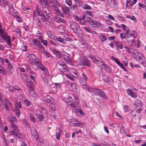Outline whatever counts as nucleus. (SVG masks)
<instances>
[{
    "label": "nucleus",
    "instance_id": "1",
    "mask_svg": "<svg viewBox=\"0 0 146 146\" xmlns=\"http://www.w3.org/2000/svg\"><path fill=\"white\" fill-rule=\"evenodd\" d=\"M133 54L135 56V58L137 61L141 62L140 64L144 65L146 63L145 57L142 53L137 52L136 54L134 53Z\"/></svg>",
    "mask_w": 146,
    "mask_h": 146
},
{
    "label": "nucleus",
    "instance_id": "2",
    "mask_svg": "<svg viewBox=\"0 0 146 146\" xmlns=\"http://www.w3.org/2000/svg\"><path fill=\"white\" fill-rule=\"evenodd\" d=\"M78 61L81 63L80 64L82 66H86L92 68L91 64L83 56H82L78 59Z\"/></svg>",
    "mask_w": 146,
    "mask_h": 146
},
{
    "label": "nucleus",
    "instance_id": "3",
    "mask_svg": "<svg viewBox=\"0 0 146 146\" xmlns=\"http://www.w3.org/2000/svg\"><path fill=\"white\" fill-rule=\"evenodd\" d=\"M125 39L126 40L127 42L128 43L133 42L134 38L135 37L133 34L131 33H125Z\"/></svg>",
    "mask_w": 146,
    "mask_h": 146
},
{
    "label": "nucleus",
    "instance_id": "4",
    "mask_svg": "<svg viewBox=\"0 0 146 146\" xmlns=\"http://www.w3.org/2000/svg\"><path fill=\"white\" fill-rule=\"evenodd\" d=\"M125 39L126 40L127 42L128 43L133 42L134 38L135 37L133 34L131 33H125Z\"/></svg>",
    "mask_w": 146,
    "mask_h": 146
},
{
    "label": "nucleus",
    "instance_id": "5",
    "mask_svg": "<svg viewBox=\"0 0 146 146\" xmlns=\"http://www.w3.org/2000/svg\"><path fill=\"white\" fill-rule=\"evenodd\" d=\"M125 39L126 40L127 42L128 43L133 42L134 38L135 37L133 34L131 33H125Z\"/></svg>",
    "mask_w": 146,
    "mask_h": 146
},
{
    "label": "nucleus",
    "instance_id": "6",
    "mask_svg": "<svg viewBox=\"0 0 146 146\" xmlns=\"http://www.w3.org/2000/svg\"><path fill=\"white\" fill-rule=\"evenodd\" d=\"M28 57L31 64L35 63V64L36 65L40 62L39 59L37 58L34 55L30 54Z\"/></svg>",
    "mask_w": 146,
    "mask_h": 146
},
{
    "label": "nucleus",
    "instance_id": "7",
    "mask_svg": "<svg viewBox=\"0 0 146 146\" xmlns=\"http://www.w3.org/2000/svg\"><path fill=\"white\" fill-rule=\"evenodd\" d=\"M86 21L89 23L90 25L93 27H97L98 26L97 22L95 20L93 19L88 17H87Z\"/></svg>",
    "mask_w": 146,
    "mask_h": 146
},
{
    "label": "nucleus",
    "instance_id": "8",
    "mask_svg": "<svg viewBox=\"0 0 146 146\" xmlns=\"http://www.w3.org/2000/svg\"><path fill=\"white\" fill-rule=\"evenodd\" d=\"M96 94L97 95L100 96L104 100H106L107 99V97L106 94L104 92L101 90L97 89Z\"/></svg>",
    "mask_w": 146,
    "mask_h": 146
},
{
    "label": "nucleus",
    "instance_id": "9",
    "mask_svg": "<svg viewBox=\"0 0 146 146\" xmlns=\"http://www.w3.org/2000/svg\"><path fill=\"white\" fill-rule=\"evenodd\" d=\"M69 121L70 123V125L73 126H77V127H80L79 125H83L82 123L80 122L79 121H77L74 119H70Z\"/></svg>",
    "mask_w": 146,
    "mask_h": 146
},
{
    "label": "nucleus",
    "instance_id": "10",
    "mask_svg": "<svg viewBox=\"0 0 146 146\" xmlns=\"http://www.w3.org/2000/svg\"><path fill=\"white\" fill-rule=\"evenodd\" d=\"M31 132V135L33 136L35 139L37 141H38L39 137V136L38 133L34 127H33L30 128Z\"/></svg>",
    "mask_w": 146,
    "mask_h": 146
},
{
    "label": "nucleus",
    "instance_id": "11",
    "mask_svg": "<svg viewBox=\"0 0 146 146\" xmlns=\"http://www.w3.org/2000/svg\"><path fill=\"white\" fill-rule=\"evenodd\" d=\"M70 27L73 32L76 31L78 27V24L73 21H71L69 23Z\"/></svg>",
    "mask_w": 146,
    "mask_h": 146
},
{
    "label": "nucleus",
    "instance_id": "12",
    "mask_svg": "<svg viewBox=\"0 0 146 146\" xmlns=\"http://www.w3.org/2000/svg\"><path fill=\"white\" fill-rule=\"evenodd\" d=\"M42 12L44 14L43 15H46L47 17L50 18L51 16V13L50 11L46 7H44L43 8Z\"/></svg>",
    "mask_w": 146,
    "mask_h": 146
},
{
    "label": "nucleus",
    "instance_id": "13",
    "mask_svg": "<svg viewBox=\"0 0 146 146\" xmlns=\"http://www.w3.org/2000/svg\"><path fill=\"white\" fill-rule=\"evenodd\" d=\"M33 44L36 46L40 50L43 47V45L40 44V41L37 39H34L33 41Z\"/></svg>",
    "mask_w": 146,
    "mask_h": 146
},
{
    "label": "nucleus",
    "instance_id": "14",
    "mask_svg": "<svg viewBox=\"0 0 146 146\" xmlns=\"http://www.w3.org/2000/svg\"><path fill=\"white\" fill-rule=\"evenodd\" d=\"M36 65H37V66L42 70L44 74H46L47 73V70L46 68L43 65L41 64L40 62Z\"/></svg>",
    "mask_w": 146,
    "mask_h": 146
},
{
    "label": "nucleus",
    "instance_id": "15",
    "mask_svg": "<svg viewBox=\"0 0 146 146\" xmlns=\"http://www.w3.org/2000/svg\"><path fill=\"white\" fill-rule=\"evenodd\" d=\"M128 94L131 97L133 98H136L137 97V94L135 92H133V91L130 89H128L127 90Z\"/></svg>",
    "mask_w": 146,
    "mask_h": 146
},
{
    "label": "nucleus",
    "instance_id": "16",
    "mask_svg": "<svg viewBox=\"0 0 146 146\" xmlns=\"http://www.w3.org/2000/svg\"><path fill=\"white\" fill-rule=\"evenodd\" d=\"M36 114L39 121L40 122H42L43 120V115L40 111L39 110L36 111Z\"/></svg>",
    "mask_w": 146,
    "mask_h": 146
},
{
    "label": "nucleus",
    "instance_id": "17",
    "mask_svg": "<svg viewBox=\"0 0 146 146\" xmlns=\"http://www.w3.org/2000/svg\"><path fill=\"white\" fill-rule=\"evenodd\" d=\"M74 33H76L78 36L79 37H81L82 36L83 34L82 31L81 30L80 28H78L76 31H74Z\"/></svg>",
    "mask_w": 146,
    "mask_h": 146
},
{
    "label": "nucleus",
    "instance_id": "18",
    "mask_svg": "<svg viewBox=\"0 0 146 146\" xmlns=\"http://www.w3.org/2000/svg\"><path fill=\"white\" fill-rule=\"evenodd\" d=\"M52 51L53 52L58 58H62L61 54L59 50L53 49L52 50Z\"/></svg>",
    "mask_w": 146,
    "mask_h": 146
},
{
    "label": "nucleus",
    "instance_id": "19",
    "mask_svg": "<svg viewBox=\"0 0 146 146\" xmlns=\"http://www.w3.org/2000/svg\"><path fill=\"white\" fill-rule=\"evenodd\" d=\"M93 63L94 64H96L98 62H100L101 63V64L102 65L104 64V63L102 60L101 58L98 56H96L95 60H94L93 62Z\"/></svg>",
    "mask_w": 146,
    "mask_h": 146
},
{
    "label": "nucleus",
    "instance_id": "20",
    "mask_svg": "<svg viewBox=\"0 0 146 146\" xmlns=\"http://www.w3.org/2000/svg\"><path fill=\"white\" fill-rule=\"evenodd\" d=\"M78 78L79 79V83L82 86H85L86 85V82L87 81L83 79L82 77Z\"/></svg>",
    "mask_w": 146,
    "mask_h": 146
},
{
    "label": "nucleus",
    "instance_id": "21",
    "mask_svg": "<svg viewBox=\"0 0 146 146\" xmlns=\"http://www.w3.org/2000/svg\"><path fill=\"white\" fill-rule=\"evenodd\" d=\"M36 19H35V20H33V21H35L36 23V24L38 27L40 28L42 27V24L41 21L38 17H36Z\"/></svg>",
    "mask_w": 146,
    "mask_h": 146
},
{
    "label": "nucleus",
    "instance_id": "22",
    "mask_svg": "<svg viewBox=\"0 0 146 146\" xmlns=\"http://www.w3.org/2000/svg\"><path fill=\"white\" fill-rule=\"evenodd\" d=\"M9 11L12 15L14 17H15L16 15H15L14 14H17V12L14 10V8L13 7H11L9 8Z\"/></svg>",
    "mask_w": 146,
    "mask_h": 146
},
{
    "label": "nucleus",
    "instance_id": "23",
    "mask_svg": "<svg viewBox=\"0 0 146 146\" xmlns=\"http://www.w3.org/2000/svg\"><path fill=\"white\" fill-rule=\"evenodd\" d=\"M59 65L60 67L62 68L65 71H67L68 69L66 64L64 62L61 63H59Z\"/></svg>",
    "mask_w": 146,
    "mask_h": 146
},
{
    "label": "nucleus",
    "instance_id": "24",
    "mask_svg": "<svg viewBox=\"0 0 146 146\" xmlns=\"http://www.w3.org/2000/svg\"><path fill=\"white\" fill-rule=\"evenodd\" d=\"M62 11L63 13L65 14L70 11V9L68 7L64 6L62 7Z\"/></svg>",
    "mask_w": 146,
    "mask_h": 146
},
{
    "label": "nucleus",
    "instance_id": "25",
    "mask_svg": "<svg viewBox=\"0 0 146 146\" xmlns=\"http://www.w3.org/2000/svg\"><path fill=\"white\" fill-rule=\"evenodd\" d=\"M46 33L49 37L52 39H54L56 38V36H55L51 32L49 31H48L46 32Z\"/></svg>",
    "mask_w": 146,
    "mask_h": 146
},
{
    "label": "nucleus",
    "instance_id": "26",
    "mask_svg": "<svg viewBox=\"0 0 146 146\" xmlns=\"http://www.w3.org/2000/svg\"><path fill=\"white\" fill-rule=\"evenodd\" d=\"M54 39L56 40L58 42L64 44H66V42L64 40L63 38L61 37H57L56 36V38H54Z\"/></svg>",
    "mask_w": 146,
    "mask_h": 146
},
{
    "label": "nucleus",
    "instance_id": "27",
    "mask_svg": "<svg viewBox=\"0 0 146 146\" xmlns=\"http://www.w3.org/2000/svg\"><path fill=\"white\" fill-rule=\"evenodd\" d=\"M99 37L102 42H104L107 40V38L106 36L103 34L99 35Z\"/></svg>",
    "mask_w": 146,
    "mask_h": 146
},
{
    "label": "nucleus",
    "instance_id": "28",
    "mask_svg": "<svg viewBox=\"0 0 146 146\" xmlns=\"http://www.w3.org/2000/svg\"><path fill=\"white\" fill-rule=\"evenodd\" d=\"M40 51L44 54L46 56L49 57L50 56V53L48 52L45 51L44 47H43L40 50Z\"/></svg>",
    "mask_w": 146,
    "mask_h": 146
},
{
    "label": "nucleus",
    "instance_id": "29",
    "mask_svg": "<svg viewBox=\"0 0 146 146\" xmlns=\"http://www.w3.org/2000/svg\"><path fill=\"white\" fill-rule=\"evenodd\" d=\"M110 78V76L107 75H104L103 76V79L107 83L109 82Z\"/></svg>",
    "mask_w": 146,
    "mask_h": 146
},
{
    "label": "nucleus",
    "instance_id": "30",
    "mask_svg": "<svg viewBox=\"0 0 146 146\" xmlns=\"http://www.w3.org/2000/svg\"><path fill=\"white\" fill-rule=\"evenodd\" d=\"M141 101L140 100L137 99L135 101L134 103V105L136 108H137L138 107H141Z\"/></svg>",
    "mask_w": 146,
    "mask_h": 146
},
{
    "label": "nucleus",
    "instance_id": "31",
    "mask_svg": "<svg viewBox=\"0 0 146 146\" xmlns=\"http://www.w3.org/2000/svg\"><path fill=\"white\" fill-rule=\"evenodd\" d=\"M67 104L70 106L71 108H72V109L74 110V108H75L74 106V105L72 101H71L70 100H67L66 102Z\"/></svg>",
    "mask_w": 146,
    "mask_h": 146
},
{
    "label": "nucleus",
    "instance_id": "32",
    "mask_svg": "<svg viewBox=\"0 0 146 146\" xmlns=\"http://www.w3.org/2000/svg\"><path fill=\"white\" fill-rule=\"evenodd\" d=\"M87 90L90 92L95 93L97 90V88H88L86 89Z\"/></svg>",
    "mask_w": 146,
    "mask_h": 146
},
{
    "label": "nucleus",
    "instance_id": "33",
    "mask_svg": "<svg viewBox=\"0 0 146 146\" xmlns=\"http://www.w3.org/2000/svg\"><path fill=\"white\" fill-rule=\"evenodd\" d=\"M104 67V69L106 71L108 72H110L111 71V69L110 67L108 66L107 65L105 64Z\"/></svg>",
    "mask_w": 146,
    "mask_h": 146
},
{
    "label": "nucleus",
    "instance_id": "34",
    "mask_svg": "<svg viewBox=\"0 0 146 146\" xmlns=\"http://www.w3.org/2000/svg\"><path fill=\"white\" fill-rule=\"evenodd\" d=\"M29 93L30 95L33 97L35 98L36 97V94L35 92L32 89H29Z\"/></svg>",
    "mask_w": 146,
    "mask_h": 146
},
{
    "label": "nucleus",
    "instance_id": "35",
    "mask_svg": "<svg viewBox=\"0 0 146 146\" xmlns=\"http://www.w3.org/2000/svg\"><path fill=\"white\" fill-rule=\"evenodd\" d=\"M82 8L85 9L90 10L91 7L87 4H83L82 5Z\"/></svg>",
    "mask_w": 146,
    "mask_h": 146
},
{
    "label": "nucleus",
    "instance_id": "36",
    "mask_svg": "<svg viewBox=\"0 0 146 146\" xmlns=\"http://www.w3.org/2000/svg\"><path fill=\"white\" fill-rule=\"evenodd\" d=\"M0 73L4 75L6 74V72L5 71L4 67L0 64Z\"/></svg>",
    "mask_w": 146,
    "mask_h": 146
},
{
    "label": "nucleus",
    "instance_id": "37",
    "mask_svg": "<svg viewBox=\"0 0 146 146\" xmlns=\"http://www.w3.org/2000/svg\"><path fill=\"white\" fill-rule=\"evenodd\" d=\"M22 122L23 123L24 125H25L27 127H30V125L27 121L25 119H23L22 120Z\"/></svg>",
    "mask_w": 146,
    "mask_h": 146
},
{
    "label": "nucleus",
    "instance_id": "38",
    "mask_svg": "<svg viewBox=\"0 0 146 146\" xmlns=\"http://www.w3.org/2000/svg\"><path fill=\"white\" fill-rule=\"evenodd\" d=\"M52 9L53 10L56 12L58 13L59 12V10L58 7L56 5H53L52 6Z\"/></svg>",
    "mask_w": 146,
    "mask_h": 146
},
{
    "label": "nucleus",
    "instance_id": "39",
    "mask_svg": "<svg viewBox=\"0 0 146 146\" xmlns=\"http://www.w3.org/2000/svg\"><path fill=\"white\" fill-rule=\"evenodd\" d=\"M36 11L37 13V15L38 16H42L41 11L37 6L36 9Z\"/></svg>",
    "mask_w": 146,
    "mask_h": 146
},
{
    "label": "nucleus",
    "instance_id": "40",
    "mask_svg": "<svg viewBox=\"0 0 146 146\" xmlns=\"http://www.w3.org/2000/svg\"><path fill=\"white\" fill-rule=\"evenodd\" d=\"M84 13L86 14V15H88L92 17L94 16L92 15V12L90 11H86L84 12Z\"/></svg>",
    "mask_w": 146,
    "mask_h": 146
},
{
    "label": "nucleus",
    "instance_id": "41",
    "mask_svg": "<svg viewBox=\"0 0 146 146\" xmlns=\"http://www.w3.org/2000/svg\"><path fill=\"white\" fill-rule=\"evenodd\" d=\"M123 108L125 112H128L130 110L129 107L127 105L125 106Z\"/></svg>",
    "mask_w": 146,
    "mask_h": 146
},
{
    "label": "nucleus",
    "instance_id": "42",
    "mask_svg": "<svg viewBox=\"0 0 146 146\" xmlns=\"http://www.w3.org/2000/svg\"><path fill=\"white\" fill-rule=\"evenodd\" d=\"M56 21L58 22L59 23L60 22L64 23H66V21L64 19H62L60 17H59L57 18L56 19Z\"/></svg>",
    "mask_w": 146,
    "mask_h": 146
},
{
    "label": "nucleus",
    "instance_id": "43",
    "mask_svg": "<svg viewBox=\"0 0 146 146\" xmlns=\"http://www.w3.org/2000/svg\"><path fill=\"white\" fill-rule=\"evenodd\" d=\"M21 77L24 81L25 82L27 80V77L25 74H21Z\"/></svg>",
    "mask_w": 146,
    "mask_h": 146
},
{
    "label": "nucleus",
    "instance_id": "44",
    "mask_svg": "<svg viewBox=\"0 0 146 146\" xmlns=\"http://www.w3.org/2000/svg\"><path fill=\"white\" fill-rule=\"evenodd\" d=\"M13 69L12 65L11 63H9L8 64V67L7 68V71H9Z\"/></svg>",
    "mask_w": 146,
    "mask_h": 146
},
{
    "label": "nucleus",
    "instance_id": "45",
    "mask_svg": "<svg viewBox=\"0 0 146 146\" xmlns=\"http://www.w3.org/2000/svg\"><path fill=\"white\" fill-rule=\"evenodd\" d=\"M110 3H111V5L112 6L114 5L115 6H118V3L115 0H111Z\"/></svg>",
    "mask_w": 146,
    "mask_h": 146
},
{
    "label": "nucleus",
    "instance_id": "46",
    "mask_svg": "<svg viewBox=\"0 0 146 146\" xmlns=\"http://www.w3.org/2000/svg\"><path fill=\"white\" fill-rule=\"evenodd\" d=\"M11 119V121L15 122H17V119L15 117H12L11 116H9L8 117V119Z\"/></svg>",
    "mask_w": 146,
    "mask_h": 146
},
{
    "label": "nucleus",
    "instance_id": "47",
    "mask_svg": "<svg viewBox=\"0 0 146 146\" xmlns=\"http://www.w3.org/2000/svg\"><path fill=\"white\" fill-rule=\"evenodd\" d=\"M111 58L118 65L120 63V62L118 61V59L116 58H115L113 56H111Z\"/></svg>",
    "mask_w": 146,
    "mask_h": 146
},
{
    "label": "nucleus",
    "instance_id": "48",
    "mask_svg": "<svg viewBox=\"0 0 146 146\" xmlns=\"http://www.w3.org/2000/svg\"><path fill=\"white\" fill-rule=\"evenodd\" d=\"M24 102L25 105L27 106H28L31 105V102L28 100H24Z\"/></svg>",
    "mask_w": 146,
    "mask_h": 146
},
{
    "label": "nucleus",
    "instance_id": "49",
    "mask_svg": "<svg viewBox=\"0 0 146 146\" xmlns=\"http://www.w3.org/2000/svg\"><path fill=\"white\" fill-rule=\"evenodd\" d=\"M71 10H74L76 9L77 8V6L76 5H72L69 6Z\"/></svg>",
    "mask_w": 146,
    "mask_h": 146
},
{
    "label": "nucleus",
    "instance_id": "50",
    "mask_svg": "<svg viewBox=\"0 0 146 146\" xmlns=\"http://www.w3.org/2000/svg\"><path fill=\"white\" fill-rule=\"evenodd\" d=\"M30 116L31 121L33 122H35V118L32 113H31L30 114Z\"/></svg>",
    "mask_w": 146,
    "mask_h": 146
},
{
    "label": "nucleus",
    "instance_id": "51",
    "mask_svg": "<svg viewBox=\"0 0 146 146\" xmlns=\"http://www.w3.org/2000/svg\"><path fill=\"white\" fill-rule=\"evenodd\" d=\"M117 17L121 21H123L125 20V19L122 16L117 15Z\"/></svg>",
    "mask_w": 146,
    "mask_h": 146
},
{
    "label": "nucleus",
    "instance_id": "52",
    "mask_svg": "<svg viewBox=\"0 0 146 146\" xmlns=\"http://www.w3.org/2000/svg\"><path fill=\"white\" fill-rule=\"evenodd\" d=\"M15 105L16 106V108H18V107L20 108H21V101L19 102H16Z\"/></svg>",
    "mask_w": 146,
    "mask_h": 146
},
{
    "label": "nucleus",
    "instance_id": "53",
    "mask_svg": "<svg viewBox=\"0 0 146 146\" xmlns=\"http://www.w3.org/2000/svg\"><path fill=\"white\" fill-rule=\"evenodd\" d=\"M5 102L6 103V104L8 105V106L9 107H11L12 106V104L11 102L7 99H5Z\"/></svg>",
    "mask_w": 146,
    "mask_h": 146
},
{
    "label": "nucleus",
    "instance_id": "54",
    "mask_svg": "<svg viewBox=\"0 0 146 146\" xmlns=\"http://www.w3.org/2000/svg\"><path fill=\"white\" fill-rule=\"evenodd\" d=\"M84 28L85 30L87 32L91 33L92 30L90 28H89L87 27H84Z\"/></svg>",
    "mask_w": 146,
    "mask_h": 146
},
{
    "label": "nucleus",
    "instance_id": "55",
    "mask_svg": "<svg viewBox=\"0 0 146 146\" xmlns=\"http://www.w3.org/2000/svg\"><path fill=\"white\" fill-rule=\"evenodd\" d=\"M65 3L69 6L71 5L72 4L71 0H66L65 1Z\"/></svg>",
    "mask_w": 146,
    "mask_h": 146
},
{
    "label": "nucleus",
    "instance_id": "56",
    "mask_svg": "<svg viewBox=\"0 0 146 146\" xmlns=\"http://www.w3.org/2000/svg\"><path fill=\"white\" fill-rule=\"evenodd\" d=\"M16 112L17 114V117L18 118H19L20 117V112L19 109L18 108H16Z\"/></svg>",
    "mask_w": 146,
    "mask_h": 146
},
{
    "label": "nucleus",
    "instance_id": "57",
    "mask_svg": "<svg viewBox=\"0 0 146 146\" xmlns=\"http://www.w3.org/2000/svg\"><path fill=\"white\" fill-rule=\"evenodd\" d=\"M82 76L83 79H84V80L87 81L88 80V79L87 76L84 73L82 74Z\"/></svg>",
    "mask_w": 146,
    "mask_h": 146
},
{
    "label": "nucleus",
    "instance_id": "58",
    "mask_svg": "<svg viewBox=\"0 0 146 146\" xmlns=\"http://www.w3.org/2000/svg\"><path fill=\"white\" fill-rule=\"evenodd\" d=\"M21 50L23 52L26 51L27 50V46L25 45H23L21 46Z\"/></svg>",
    "mask_w": 146,
    "mask_h": 146
},
{
    "label": "nucleus",
    "instance_id": "59",
    "mask_svg": "<svg viewBox=\"0 0 146 146\" xmlns=\"http://www.w3.org/2000/svg\"><path fill=\"white\" fill-rule=\"evenodd\" d=\"M79 21L81 25H84L85 24V21L84 19H80Z\"/></svg>",
    "mask_w": 146,
    "mask_h": 146
},
{
    "label": "nucleus",
    "instance_id": "60",
    "mask_svg": "<svg viewBox=\"0 0 146 146\" xmlns=\"http://www.w3.org/2000/svg\"><path fill=\"white\" fill-rule=\"evenodd\" d=\"M23 28L25 29V30L26 31H27L28 30H29V29L28 26L25 24H24L23 25Z\"/></svg>",
    "mask_w": 146,
    "mask_h": 146
},
{
    "label": "nucleus",
    "instance_id": "61",
    "mask_svg": "<svg viewBox=\"0 0 146 146\" xmlns=\"http://www.w3.org/2000/svg\"><path fill=\"white\" fill-rule=\"evenodd\" d=\"M122 43H120L119 44H117V49L119 48L120 49H122L123 48V46L122 45Z\"/></svg>",
    "mask_w": 146,
    "mask_h": 146
},
{
    "label": "nucleus",
    "instance_id": "62",
    "mask_svg": "<svg viewBox=\"0 0 146 146\" xmlns=\"http://www.w3.org/2000/svg\"><path fill=\"white\" fill-rule=\"evenodd\" d=\"M74 73L75 76H73L76 78H78L79 77V73L76 71L74 72Z\"/></svg>",
    "mask_w": 146,
    "mask_h": 146
},
{
    "label": "nucleus",
    "instance_id": "63",
    "mask_svg": "<svg viewBox=\"0 0 146 146\" xmlns=\"http://www.w3.org/2000/svg\"><path fill=\"white\" fill-rule=\"evenodd\" d=\"M63 40H64V41H65L66 42L67 41H71L72 40L71 38L68 37H64V38H63Z\"/></svg>",
    "mask_w": 146,
    "mask_h": 146
},
{
    "label": "nucleus",
    "instance_id": "64",
    "mask_svg": "<svg viewBox=\"0 0 146 146\" xmlns=\"http://www.w3.org/2000/svg\"><path fill=\"white\" fill-rule=\"evenodd\" d=\"M120 38H121V39H123L124 38H125V33H121L120 35Z\"/></svg>",
    "mask_w": 146,
    "mask_h": 146
}]
</instances>
